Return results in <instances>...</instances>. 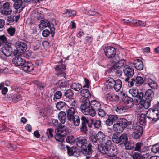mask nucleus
<instances>
[{"label":"nucleus","mask_w":159,"mask_h":159,"mask_svg":"<svg viewBox=\"0 0 159 159\" xmlns=\"http://www.w3.org/2000/svg\"><path fill=\"white\" fill-rule=\"evenodd\" d=\"M52 126L57 127L55 130L56 135L55 138L57 141L61 143L64 140V137L66 135V129L64 125L59 124L57 120L53 119L52 120Z\"/></svg>","instance_id":"obj_1"},{"label":"nucleus","mask_w":159,"mask_h":159,"mask_svg":"<svg viewBox=\"0 0 159 159\" xmlns=\"http://www.w3.org/2000/svg\"><path fill=\"white\" fill-rule=\"evenodd\" d=\"M81 102L80 110L82 113L85 115H89L92 117L94 116L96 112L91 108L89 100L84 98L82 99Z\"/></svg>","instance_id":"obj_2"},{"label":"nucleus","mask_w":159,"mask_h":159,"mask_svg":"<svg viewBox=\"0 0 159 159\" xmlns=\"http://www.w3.org/2000/svg\"><path fill=\"white\" fill-rule=\"evenodd\" d=\"M89 139L93 143H95V145L98 146V142L102 143L106 140V135L103 132L99 131L95 136L93 134L91 135Z\"/></svg>","instance_id":"obj_3"},{"label":"nucleus","mask_w":159,"mask_h":159,"mask_svg":"<svg viewBox=\"0 0 159 159\" xmlns=\"http://www.w3.org/2000/svg\"><path fill=\"white\" fill-rule=\"evenodd\" d=\"M128 137L126 134L123 133L119 136L117 133H115L112 136V141L116 143H124L127 141Z\"/></svg>","instance_id":"obj_4"},{"label":"nucleus","mask_w":159,"mask_h":159,"mask_svg":"<svg viewBox=\"0 0 159 159\" xmlns=\"http://www.w3.org/2000/svg\"><path fill=\"white\" fill-rule=\"evenodd\" d=\"M129 93L134 98V99L137 102L141 101L143 98V93L142 92H139L137 89H131L129 90Z\"/></svg>","instance_id":"obj_5"},{"label":"nucleus","mask_w":159,"mask_h":159,"mask_svg":"<svg viewBox=\"0 0 159 159\" xmlns=\"http://www.w3.org/2000/svg\"><path fill=\"white\" fill-rule=\"evenodd\" d=\"M123 71L125 75L127 77V78L125 79V81L128 83L130 80V78L134 74V70L129 66L126 65L124 66Z\"/></svg>","instance_id":"obj_6"},{"label":"nucleus","mask_w":159,"mask_h":159,"mask_svg":"<svg viewBox=\"0 0 159 159\" xmlns=\"http://www.w3.org/2000/svg\"><path fill=\"white\" fill-rule=\"evenodd\" d=\"M143 82L144 80L142 77L137 76L131 79L128 83V85L131 87L133 86L134 84L136 86H139L141 85Z\"/></svg>","instance_id":"obj_7"},{"label":"nucleus","mask_w":159,"mask_h":159,"mask_svg":"<svg viewBox=\"0 0 159 159\" xmlns=\"http://www.w3.org/2000/svg\"><path fill=\"white\" fill-rule=\"evenodd\" d=\"M81 126L80 128L81 132L86 134L88 131L87 125L89 127H91V124H90L87 119L85 116H83L81 118Z\"/></svg>","instance_id":"obj_8"},{"label":"nucleus","mask_w":159,"mask_h":159,"mask_svg":"<svg viewBox=\"0 0 159 159\" xmlns=\"http://www.w3.org/2000/svg\"><path fill=\"white\" fill-rule=\"evenodd\" d=\"M76 141L77 146L80 148L82 150H86L87 148L88 144H87V140L85 138L80 137L76 139Z\"/></svg>","instance_id":"obj_9"},{"label":"nucleus","mask_w":159,"mask_h":159,"mask_svg":"<svg viewBox=\"0 0 159 159\" xmlns=\"http://www.w3.org/2000/svg\"><path fill=\"white\" fill-rule=\"evenodd\" d=\"M14 54L15 57L12 59L13 63L17 66H21L25 60L20 56L21 54L18 53V52H14Z\"/></svg>","instance_id":"obj_10"},{"label":"nucleus","mask_w":159,"mask_h":159,"mask_svg":"<svg viewBox=\"0 0 159 159\" xmlns=\"http://www.w3.org/2000/svg\"><path fill=\"white\" fill-rule=\"evenodd\" d=\"M15 47L16 51L14 52H18V53L22 54L27 48L26 44L23 42L17 41L15 43Z\"/></svg>","instance_id":"obj_11"},{"label":"nucleus","mask_w":159,"mask_h":159,"mask_svg":"<svg viewBox=\"0 0 159 159\" xmlns=\"http://www.w3.org/2000/svg\"><path fill=\"white\" fill-rule=\"evenodd\" d=\"M105 55L108 58H111L114 57L116 55V49L111 47H107L104 49Z\"/></svg>","instance_id":"obj_12"},{"label":"nucleus","mask_w":159,"mask_h":159,"mask_svg":"<svg viewBox=\"0 0 159 159\" xmlns=\"http://www.w3.org/2000/svg\"><path fill=\"white\" fill-rule=\"evenodd\" d=\"M134 149L135 151L141 153L146 152L148 150V148L144 145L143 143H137L134 145Z\"/></svg>","instance_id":"obj_13"},{"label":"nucleus","mask_w":159,"mask_h":159,"mask_svg":"<svg viewBox=\"0 0 159 159\" xmlns=\"http://www.w3.org/2000/svg\"><path fill=\"white\" fill-rule=\"evenodd\" d=\"M143 132V128L140 125L136 126L134 129V130L132 134L133 137L136 139H139L140 138Z\"/></svg>","instance_id":"obj_14"},{"label":"nucleus","mask_w":159,"mask_h":159,"mask_svg":"<svg viewBox=\"0 0 159 159\" xmlns=\"http://www.w3.org/2000/svg\"><path fill=\"white\" fill-rule=\"evenodd\" d=\"M21 67L25 71L31 72L34 69V66L32 63L30 62H26L25 61Z\"/></svg>","instance_id":"obj_15"},{"label":"nucleus","mask_w":159,"mask_h":159,"mask_svg":"<svg viewBox=\"0 0 159 159\" xmlns=\"http://www.w3.org/2000/svg\"><path fill=\"white\" fill-rule=\"evenodd\" d=\"M11 46V43H8L7 46H3L2 48V53L6 57H9L11 54L12 49Z\"/></svg>","instance_id":"obj_16"},{"label":"nucleus","mask_w":159,"mask_h":159,"mask_svg":"<svg viewBox=\"0 0 159 159\" xmlns=\"http://www.w3.org/2000/svg\"><path fill=\"white\" fill-rule=\"evenodd\" d=\"M65 69V65L63 64L56 65V70L58 74L57 76L65 77L66 74L64 72H63V71Z\"/></svg>","instance_id":"obj_17"},{"label":"nucleus","mask_w":159,"mask_h":159,"mask_svg":"<svg viewBox=\"0 0 159 159\" xmlns=\"http://www.w3.org/2000/svg\"><path fill=\"white\" fill-rule=\"evenodd\" d=\"M7 98L9 100L15 102H16L22 99V97L20 95L13 94L8 95Z\"/></svg>","instance_id":"obj_18"},{"label":"nucleus","mask_w":159,"mask_h":159,"mask_svg":"<svg viewBox=\"0 0 159 159\" xmlns=\"http://www.w3.org/2000/svg\"><path fill=\"white\" fill-rule=\"evenodd\" d=\"M133 64L135 68L137 70H141L143 68V63L142 61L140 59L135 60L134 61Z\"/></svg>","instance_id":"obj_19"},{"label":"nucleus","mask_w":159,"mask_h":159,"mask_svg":"<svg viewBox=\"0 0 159 159\" xmlns=\"http://www.w3.org/2000/svg\"><path fill=\"white\" fill-rule=\"evenodd\" d=\"M150 156L149 153H146V154L142 155L140 153L136 152L134 153L132 155L133 159H148Z\"/></svg>","instance_id":"obj_20"},{"label":"nucleus","mask_w":159,"mask_h":159,"mask_svg":"<svg viewBox=\"0 0 159 159\" xmlns=\"http://www.w3.org/2000/svg\"><path fill=\"white\" fill-rule=\"evenodd\" d=\"M91 108L94 110L97 111L101 107L100 103L97 101L93 100L90 102Z\"/></svg>","instance_id":"obj_21"},{"label":"nucleus","mask_w":159,"mask_h":159,"mask_svg":"<svg viewBox=\"0 0 159 159\" xmlns=\"http://www.w3.org/2000/svg\"><path fill=\"white\" fill-rule=\"evenodd\" d=\"M80 93L81 96L84 98H82V99H84V98L88 99L91 97V95L90 91L87 89H84L81 90L80 92Z\"/></svg>","instance_id":"obj_22"},{"label":"nucleus","mask_w":159,"mask_h":159,"mask_svg":"<svg viewBox=\"0 0 159 159\" xmlns=\"http://www.w3.org/2000/svg\"><path fill=\"white\" fill-rule=\"evenodd\" d=\"M14 2L15 3L13 4L14 7L16 10L19 9V11L20 12L25 6L24 4L23 3L22 0H17Z\"/></svg>","instance_id":"obj_23"},{"label":"nucleus","mask_w":159,"mask_h":159,"mask_svg":"<svg viewBox=\"0 0 159 159\" xmlns=\"http://www.w3.org/2000/svg\"><path fill=\"white\" fill-rule=\"evenodd\" d=\"M93 147V146H92L91 143H89L88 144L86 149L83 150V153L86 154V158L87 159H88L90 157L92 153L91 150L92 148Z\"/></svg>","instance_id":"obj_24"},{"label":"nucleus","mask_w":159,"mask_h":159,"mask_svg":"<svg viewBox=\"0 0 159 159\" xmlns=\"http://www.w3.org/2000/svg\"><path fill=\"white\" fill-rule=\"evenodd\" d=\"M152 111L151 113L152 115L154 117L152 118V120L156 121L159 119V111L157 109H151L150 110Z\"/></svg>","instance_id":"obj_25"},{"label":"nucleus","mask_w":159,"mask_h":159,"mask_svg":"<svg viewBox=\"0 0 159 159\" xmlns=\"http://www.w3.org/2000/svg\"><path fill=\"white\" fill-rule=\"evenodd\" d=\"M68 120L75 126H78L80 124V118L77 115L74 116Z\"/></svg>","instance_id":"obj_26"},{"label":"nucleus","mask_w":159,"mask_h":159,"mask_svg":"<svg viewBox=\"0 0 159 159\" xmlns=\"http://www.w3.org/2000/svg\"><path fill=\"white\" fill-rule=\"evenodd\" d=\"M115 80L112 78H108L106 79V87L108 89H111L114 86L115 82Z\"/></svg>","instance_id":"obj_27"},{"label":"nucleus","mask_w":159,"mask_h":159,"mask_svg":"<svg viewBox=\"0 0 159 159\" xmlns=\"http://www.w3.org/2000/svg\"><path fill=\"white\" fill-rule=\"evenodd\" d=\"M75 110L74 107H70L66 111V115L67 119L72 117L74 116H77L75 115Z\"/></svg>","instance_id":"obj_28"},{"label":"nucleus","mask_w":159,"mask_h":159,"mask_svg":"<svg viewBox=\"0 0 159 159\" xmlns=\"http://www.w3.org/2000/svg\"><path fill=\"white\" fill-rule=\"evenodd\" d=\"M122 101L124 102L125 104L127 105L128 106H131L134 104L133 102V99L128 96L125 97L123 98L122 99Z\"/></svg>","instance_id":"obj_29"},{"label":"nucleus","mask_w":159,"mask_h":159,"mask_svg":"<svg viewBox=\"0 0 159 159\" xmlns=\"http://www.w3.org/2000/svg\"><path fill=\"white\" fill-rule=\"evenodd\" d=\"M154 92L151 89H148L145 92V99L151 100L154 96Z\"/></svg>","instance_id":"obj_30"},{"label":"nucleus","mask_w":159,"mask_h":159,"mask_svg":"<svg viewBox=\"0 0 159 159\" xmlns=\"http://www.w3.org/2000/svg\"><path fill=\"white\" fill-rule=\"evenodd\" d=\"M50 25L49 21L47 20L44 19L41 21L39 25V26L40 29L43 30V28L49 27Z\"/></svg>","instance_id":"obj_31"},{"label":"nucleus","mask_w":159,"mask_h":159,"mask_svg":"<svg viewBox=\"0 0 159 159\" xmlns=\"http://www.w3.org/2000/svg\"><path fill=\"white\" fill-rule=\"evenodd\" d=\"M122 83L121 81L119 79H118L115 81L113 88L115 90L118 92L119 91L122 86Z\"/></svg>","instance_id":"obj_32"},{"label":"nucleus","mask_w":159,"mask_h":159,"mask_svg":"<svg viewBox=\"0 0 159 159\" xmlns=\"http://www.w3.org/2000/svg\"><path fill=\"white\" fill-rule=\"evenodd\" d=\"M148 85L152 89H156L157 88V83L150 78H149L147 81Z\"/></svg>","instance_id":"obj_33"},{"label":"nucleus","mask_w":159,"mask_h":159,"mask_svg":"<svg viewBox=\"0 0 159 159\" xmlns=\"http://www.w3.org/2000/svg\"><path fill=\"white\" fill-rule=\"evenodd\" d=\"M120 69L119 68H115L114 66H113L111 70V71L115 76L117 77H120L122 73V70Z\"/></svg>","instance_id":"obj_34"},{"label":"nucleus","mask_w":159,"mask_h":159,"mask_svg":"<svg viewBox=\"0 0 159 159\" xmlns=\"http://www.w3.org/2000/svg\"><path fill=\"white\" fill-rule=\"evenodd\" d=\"M90 123L91 125L92 124L93 125L94 127L96 128H99L101 126V121L100 120H97L95 121L93 119L90 120Z\"/></svg>","instance_id":"obj_35"},{"label":"nucleus","mask_w":159,"mask_h":159,"mask_svg":"<svg viewBox=\"0 0 159 159\" xmlns=\"http://www.w3.org/2000/svg\"><path fill=\"white\" fill-rule=\"evenodd\" d=\"M64 96L69 99H73L74 98V93L70 89H69L66 91L64 93Z\"/></svg>","instance_id":"obj_36"},{"label":"nucleus","mask_w":159,"mask_h":159,"mask_svg":"<svg viewBox=\"0 0 159 159\" xmlns=\"http://www.w3.org/2000/svg\"><path fill=\"white\" fill-rule=\"evenodd\" d=\"M58 118L62 124H64L65 122L66 118V114L65 112L61 111L58 114Z\"/></svg>","instance_id":"obj_37"},{"label":"nucleus","mask_w":159,"mask_h":159,"mask_svg":"<svg viewBox=\"0 0 159 159\" xmlns=\"http://www.w3.org/2000/svg\"><path fill=\"white\" fill-rule=\"evenodd\" d=\"M126 61L124 59H121L116 62L113 65L115 68H121L125 64Z\"/></svg>","instance_id":"obj_38"},{"label":"nucleus","mask_w":159,"mask_h":159,"mask_svg":"<svg viewBox=\"0 0 159 159\" xmlns=\"http://www.w3.org/2000/svg\"><path fill=\"white\" fill-rule=\"evenodd\" d=\"M118 123L124 129L128 125L127 120L124 118L118 119Z\"/></svg>","instance_id":"obj_39"},{"label":"nucleus","mask_w":159,"mask_h":159,"mask_svg":"<svg viewBox=\"0 0 159 159\" xmlns=\"http://www.w3.org/2000/svg\"><path fill=\"white\" fill-rule=\"evenodd\" d=\"M98 149L100 152L103 154H107L108 150L109 148L108 147L105 145H101L98 147Z\"/></svg>","instance_id":"obj_40"},{"label":"nucleus","mask_w":159,"mask_h":159,"mask_svg":"<svg viewBox=\"0 0 159 159\" xmlns=\"http://www.w3.org/2000/svg\"><path fill=\"white\" fill-rule=\"evenodd\" d=\"M67 82L64 80H59L56 84L57 87L60 88L65 87L67 85Z\"/></svg>","instance_id":"obj_41"},{"label":"nucleus","mask_w":159,"mask_h":159,"mask_svg":"<svg viewBox=\"0 0 159 159\" xmlns=\"http://www.w3.org/2000/svg\"><path fill=\"white\" fill-rule=\"evenodd\" d=\"M71 88L74 90L78 91L82 88V86L79 83H74L72 84Z\"/></svg>","instance_id":"obj_42"},{"label":"nucleus","mask_w":159,"mask_h":159,"mask_svg":"<svg viewBox=\"0 0 159 159\" xmlns=\"http://www.w3.org/2000/svg\"><path fill=\"white\" fill-rule=\"evenodd\" d=\"M0 42L2 43V44L3 45V46H7L8 43H9L7 38L4 35L0 36Z\"/></svg>","instance_id":"obj_43"},{"label":"nucleus","mask_w":159,"mask_h":159,"mask_svg":"<svg viewBox=\"0 0 159 159\" xmlns=\"http://www.w3.org/2000/svg\"><path fill=\"white\" fill-rule=\"evenodd\" d=\"M113 129L115 131L122 132L124 130V129L119 124L118 122L115 124L113 125Z\"/></svg>","instance_id":"obj_44"},{"label":"nucleus","mask_w":159,"mask_h":159,"mask_svg":"<svg viewBox=\"0 0 159 159\" xmlns=\"http://www.w3.org/2000/svg\"><path fill=\"white\" fill-rule=\"evenodd\" d=\"M97 112L99 117L101 118H103L106 116H108L106 112L103 109L101 108L98 110Z\"/></svg>","instance_id":"obj_45"},{"label":"nucleus","mask_w":159,"mask_h":159,"mask_svg":"<svg viewBox=\"0 0 159 159\" xmlns=\"http://www.w3.org/2000/svg\"><path fill=\"white\" fill-rule=\"evenodd\" d=\"M76 11L74 10L70 11L67 9L66 10V12L63 14L65 15V16L67 17H70L71 16H74L76 14Z\"/></svg>","instance_id":"obj_46"},{"label":"nucleus","mask_w":159,"mask_h":159,"mask_svg":"<svg viewBox=\"0 0 159 159\" xmlns=\"http://www.w3.org/2000/svg\"><path fill=\"white\" fill-rule=\"evenodd\" d=\"M66 147L67 149V153L69 156H72L74 154L75 155V152L76 151V150L75 147H72L70 148L67 146H66Z\"/></svg>","instance_id":"obj_47"},{"label":"nucleus","mask_w":159,"mask_h":159,"mask_svg":"<svg viewBox=\"0 0 159 159\" xmlns=\"http://www.w3.org/2000/svg\"><path fill=\"white\" fill-rule=\"evenodd\" d=\"M12 12V10L11 9H5L2 8L0 10V13L5 16H7L11 14Z\"/></svg>","instance_id":"obj_48"},{"label":"nucleus","mask_w":159,"mask_h":159,"mask_svg":"<svg viewBox=\"0 0 159 159\" xmlns=\"http://www.w3.org/2000/svg\"><path fill=\"white\" fill-rule=\"evenodd\" d=\"M125 148L127 150H131L134 148V144L133 143L126 142L124 143Z\"/></svg>","instance_id":"obj_49"},{"label":"nucleus","mask_w":159,"mask_h":159,"mask_svg":"<svg viewBox=\"0 0 159 159\" xmlns=\"http://www.w3.org/2000/svg\"><path fill=\"white\" fill-rule=\"evenodd\" d=\"M115 111L118 114H120L125 112L126 111V108L123 106H120L117 107Z\"/></svg>","instance_id":"obj_50"},{"label":"nucleus","mask_w":159,"mask_h":159,"mask_svg":"<svg viewBox=\"0 0 159 159\" xmlns=\"http://www.w3.org/2000/svg\"><path fill=\"white\" fill-rule=\"evenodd\" d=\"M33 82L34 84L38 87L39 89H43L46 86L45 84L41 83L37 80H35Z\"/></svg>","instance_id":"obj_51"},{"label":"nucleus","mask_w":159,"mask_h":159,"mask_svg":"<svg viewBox=\"0 0 159 159\" xmlns=\"http://www.w3.org/2000/svg\"><path fill=\"white\" fill-rule=\"evenodd\" d=\"M151 101V100L145 99L144 101L142 102H143V106H141V107H143L145 109H148L150 106Z\"/></svg>","instance_id":"obj_52"},{"label":"nucleus","mask_w":159,"mask_h":159,"mask_svg":"<svg viewBox=\"0 0 159 159\" xmlns=\"http://www.w3.org/2000/svg\"><path fill=\"white\" fill-rule=\"evenodd\" d=\"M146 115L144 114H141L139 116V122L141 125L145 123L146 120Z\"/></svg>","instance_id":"obj_53"},{"label":"nucleus","mask_w":159,"mask_h":159,"mask_svg":"<svg viewBox=\"0 0 159 159\" xmlns=\"http://www.w3.org/2000/svg\"><path fill=\"white\" fill-rule=\"evenodd\" d=\"M66 105V104L65 102L60 101L57 103L56 107L58 109L60 110L63 108Z\"/></svg>","instance_id":"obj_54"},{"label":"nucleus","mask_w":159,"mask_h":159,"mask_svg":"<svg viewBox=\"0 0 159 159\" xmlns=\"http://www.w3.org/2000/svg\"><path fill=\"white\" fill-rule=\"evenodd\" d=\"M53 129L51 128L48 129H47L46 134L48 139L53 137Z\"/></svg>","instance_id":"obj_55"},{"label":"nucleus","mask_w":159,"mask_h":159,"mask_svg":"<svg viewBox=\"0 0 159 159\" xmlns=\"http://www.w3.org/2000/svg\"><path fill=\"white\" fill-rule=\"evenodd\" d=\"M7 31L8 34L11 36H13L15 34V29L14 28L11 26L9 28L7 29Z\"/></svg>","instance_id":"obj_56"},{"label":"nucleus","mask_w":159,"mask_h":159,"mask_svg":"<svg viewBox=\"0 0 159 159\" xmlns=\"http://www.w3.org/2000/svg\"><path fill=\"white\" fill-rule=\"evenodd\" d=\"M151 151L155 153H159V144L153 146L151 148Z\"/></svg>","instance_id":"obj_57"},{"label":"nucleus","mask_w":159,"mask_h":159,"mask_svg":"<svg viewBox=\"0 0 159 159\" xmlns=\"http://www.w3.org/2000/svg\"><path fill=\"white\" fill-rule=\"evenodd\" d=\"M75 139L72 136H69L67 137L66 140L67 143H72L75 141Z\"/></svg>","instance_id":"obj_58"},{"label":"nucleus","mask_w":159,"mask_h":159,"mask_svg":"<svg viewBox=\"0 0 159 159\" xmlns=\"http://www.w3.org/2000/svg\"><path fill=\"white\" fill-rule=\"evenodd\" d=\"M107 116H108L113 124L114 122H116L118 119V117L116 115H108Z\"/></svg>","instance_id":"obj_59"},{"label":"nucleus","mask_w":159,"mask_h":159,"mask_svg":"<svg viewBox=\"0 0 159 159\" xmlns=\"http://www.w3.org/2000/svg\"><path fill=\"white\" fill-rule=\"evenodd\" d=\"M62 96V93L60 91L56 92L54 94V97L57 99H60Z\"/></svg>","instance_id":"obj_60"},{"label":"nucleus","mask_w":159,"mask_h":159,"mask_svg":"<svg viewBox=\"0 0 159 159\" xmlns=\"http://www.w3.org/2000/svg\"><path fill=\"white\" fill-rule=\"evenodd\" d=\"M111 150L115 153L116 155L118 153V150L115 144L112 145V146L109 148Z\"/></svg>","instance_id":"obj_61"},{"label":"nucleus","mask_w":159,"mask_h":159,"mask_svg":"<svg viewBox=\"0 0 159 159\" xmlns=\"http://www.w3.org/2000/svg\"><path fill=\"white\" fill-rule=\"evenodd\" d=\"M16 19L15 16L11 15L8 17L7 21L10 23H12L16 20Z\"/></svg>","instance_id":"obj_62"},{"label":"nucleus","mask_w":159,"mask_h":159,"mask_svg":"<svg viewBox=\"0 0 159 159\" xmlns=\"http://www.w3.org/2000/svg\"><path fill=\"white\" fill-rule=\"evenodd\" d=\"M34 13V16L37 17L38 20L42 19L44 18V16L43 14L41 13L38 14V12L37 13Z\"/></svg>","instance_id":"obj_63"},{"label":"nucleus","mask_w":159,"mask_h":159,"mask_svg":"<svg viewBox=\"0 0 159 159\" xmlns=\"http://www.w3.org/2000/svg\"><path fill=\"white\" fill-rule=\"evenodd\" d=\"M106 155H107L108 156L111 157H115L116 155V154L115 153H114V152H113L109 148L107 152Z\"/></svg>","instance_id":"obj_64"}]
</instances>
